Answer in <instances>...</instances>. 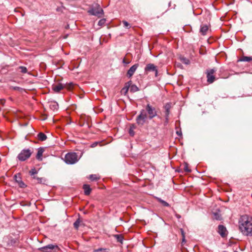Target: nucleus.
Wrapping results in <instances>:
<instances>
[{
	"instance_id": "12",
	"label": "nucleus",
	"mask_w": 252,
	"mask_h": 252,
	"mask_svg": "<svg viewBox=\"0 0 252 252\" xmlns=\"http://www.w3.org/2000/svg\"><path fill=\"white\" fill-rule=\"evenodd\" d=\"M65 88L64 84L59 83L52 86V89L55 93H59L62 90Z\"/></svg>"
},
{
	"instance_id": "34",
	"label": "nucleus",
	"mask_w": 252,
	"mask_h": 252,
	"mask_svg": "<svg viewBox=\"0 0 252 252\" xmlns=\"http://www.w3.org/2000/svg\"><path fill=\"white\" fill-rule=\"evenodd\" d=\"M215 218L217 220H220L221 219V216L217 213H214Z\"/></svg>"
},
{
	"instance_id": "29",
	"label": "nucleus",
	"mask_w": 252,
	"mask_h": 252,
	"mask_svg": "<svg viewBox=\"0 0 252 252\" xmlns=\"http://www.w3.org/2000/svg\"><path fill=\"white\" fill-rule=\"evenodd\" d=\"M117 240L118 242H120L121 243H123V237L121 235H115Z\"/></svg>"
},
{
	"instance_id": "41",
	"label": "nucleus",
	"mask_w": 252,
	"mask_h": 252,
	"mask_svg": "<svg viewBox=\"0 0 252 252\" xmlns=\"http://www.w3.org/2000/svg\"><path fill=\"white\" fill-rule=\"evenodd\" d=\"M176 133H177L178 135H181V131H177Z\"/></svg>"
},
{
	"instance_id": "47",
	"label": "nucleus",
	"mask_w": 252,
	"mask_h": 252,
	"mask_svg": "<svg viewBox=\"0 0 252 252\" xmlns=\"http://www.w3.org/2000/svg\"><path fill=\"white\" fill-rule=\"evenodd\" d=\"M234 252H237V251H234Z\"/></svg>"
},
{
	"instance_id": "33",
	"label": "nucleus",
	"mask_w": 252,
	"mask_h": 252,
	"mask_svg": "<svg viewBox=\"0 0 252 252\" xmlns=\"http://www.w3.org/2000/svg\"><path fill=\"white\" fill-rule=\"evenodd\" d=\"M106 249H103V248H100L98 249L94 250V252H106Z\"/></svg>"
},
{
	"instance_id": "14",
	"label": "nucleus",
	"mask_w": 252,
	"mask_h": 252,
	"mask_svg": "<svg viewBox=\"0 0 252 252\" xmlns=\"http://www.w3.org/2000/svg\"><path fill=\"white\" fill-rule=\"evenodd\" d=\"M44 151V149L43 148H39L38 149L37 153L36 156V159L39 160H41L42 159V157Z\"/></svg>"
},
{
	"instance_id": "37",
	"label": "nucleus",
	"mask_w": 252,
	"mask_h": 252,
	"mask_svg": "<svg viewBox=\"0 0 252 252\" xmlns=\"http://www.w3.org/2000/svg\"><path fill=\"white\" fill-rule=\"evenodd\" d=\"M123 63L124 64H128L130 63V61H126V59L124 58L123 60Z\"/></svg>"
},
{
	"instance_id": "1",
	"label": "nucleus",
	"mask_w": 252,
	"mask_h": 252,
	"mask_svg": "<svg viewBox=\"0 0 252 252\" xmlns=\"http://www.w3.org/2000/svg\"><path fill=\"white\" fill-rule=\"evenodd\" d=\"M157 115L156 108L150 104H148L145 109L141 110L139 115L137 117L136 121L139 126H143L146 122L147 118L152 119Z\"/></svg>"
},
{
	"instance_id": "27",
	"label": "nucleus",
	"mask_w": 252,
	"mask_h": 252,
	"mask_svg": "<svg viewBox=\"0 0 252 252\" xmlns=\"http://www.w3.org/2000/svg\"><path fill=\"white\" fill-rule=\"evenodd\" d=\"M183 169H184V170L185 172H191V170L189 169V165L187 163H184L183 164Z\"/></svg>"
},
{
	"instance_id": "4",
	"label": "nucleus",
	"mask_w": 252,
	"mask_h": 252,
	"mask_svg": "<svg viewBox=\"0 0 252 252\" xmlns=\"http://www.w3.org/2000/svg\"><path fill=\"white\" fill-rule=\"evenodd\" d=\"M33 152L32 148L24 149L18 154L17 158L20 161H24L30 158Z\"/></svg>"
},
{
	"instance_id": "26",
	"label": "nucleus",
	"mask_w": 252,
	"mask_h": 252,
	"mask_svg": "<svg viewBox=\"0 0 252 252\" xmlns=\"http://www.w3.org/2000/svg\"><path fill=\"white\" fill-rule=\"evenodd\" d=\"M157 200L160 202L163 206H165V207H169V204L166 202V201L162 200L161 198H157Z\"/></svg>"
},
{
	"instance_id": "31",
	"label": "nucleus",
	"mask_w": 252,
	"mask_h": 252,
	"mask_svg": "<svg viewBox=\"0 0 252 252\" xmlns=\"http://www.w3.org/2000/svg\"><path fill=\"white\" fill-rule=\"evenodd\" d=\"M65 88L66 89L70 90L73 88V84L72 83H66L64 84Z\"/></svg>"
},
{
	"instance_id": "5",
	"label": "nucleus",
	"mask_w": 252,
	"mask_h": 252,
	"mask_svg": "<svg viewBox=\"0 0 252 252\" xmlns=\"http://www.w3.org/2000/svg\"><path fill=\"white\" fill-rule=\"evenodd\" d=\"M88 12L90 14L97 16L98 18L101 17L103 14V9L97 4H96L95 6L90 9L88 11Z\"/></svg>"
},
{
	"instance_id": "3",
	"label": "nucleus",
	"mask_w": 252,
	"mask_h": 252,
	"mask_svg": "<svg viewBox=\"0 0 252 252\" xmlns=\"http://www.w3.org/2000/svg\"><path fill=\"white\" fill-rule=\"evenodd\" d=\"M80 158V157L75 152H69L65 154L63 160L68 164L76 163Z\"/></svg>"
},
{
	"instance_id": "19",
	"label": "nucleus",
	"mask_w": 252,
	"mask_h": 252,
	"mask_svg": "<svg viewBox=\"0 0 252 252\" xmlns=\"http://www.w3.org/2000/svg\"><path fill=\"white\" fill-rule=\"evenodd\" d=\"M136 128V126L134 124H131L129 129L128 133L131 136H133L135 134L134 130Z\"/></svg>"
},
{
	"instance_id": "30",
	"label": "nucleus",
	"mask_w": 252,
	"mask_h": 252,
	"mask_svg": "<svg viewBox=\"0 0 252 252\" xmlns=\"http://www.w3.org/2000/svg\"><path fill=\"white\" fill-rule=\"evenodd\" d=\"M19 69H20V71L22 73H26L27 72V69L26 67L23 66H20L19 67Z\"/></svg>"
},
{
	"instance_id": "13",
	"label": "nucleus",
	"mask_w": 252,
	"mask_h": 252,
	"mask_svg": "<svg viewBox=\"0 0 252 252\" xmlns=\"http://www.w3.org/2000/svg\"><path fill=\"white\" fill-rule=\"evenodd\" d=\"M20 174H15L14 176V179L15 181L19 184V185L21 188H24L25 186V184L22 181L21 177H20Z\"/></svg>"
},
{
	"instance_id": "45",
	"label": "nucleus",
	"mask_w": 252,
	"mask_h": 252,
	"mask_svg": "<svg viewBox=\"0 0 252 252\" xmlns=\"http://www.w3.org/2000/svg\"><path fill=\"white\" fill-rule=\"evenodd\" d=\"M177 217L178 218H180V215H177Z\"/></svg>"
},
{
	"instance_id": "42",
	"label": "nucleus",
	"mask_w": 252,
	"mask_h": 252,
	"mask_svg": "<svg viewBox=\"0 0 252 252\" xmlns=\"http://www.w3.org/2000/svg\"><path fill=\"white\" fill-rule=\"evenodd\" d=\"M181 232H182V236L183 237V235H185L184 231L183 230V229H181Z\"/></svg>"
},
{
	"instance_id": "18",
	"label": "nucleus",
	"mask_w": 252,
	"mask_h": 252,
	"mask_svg": "<svg viewBox=\"0 0 252 252\" xmlns=\"http://www.w3.org/2000/svg\"><path fill=\"white\" fill-rule=\"evenodd\" d=\"M50 108L53 111H57L58 109L59 105L56 102H51L49 105Z\"/></svg>"
},
{
	"instance_id": "36",
	"label": "nucleus",
	"mask_w": 252,
	"mask_h": 252,
	"mask_svg": "<svg viewBox=\"0 0 252 252\" xmlns=\"http://www.w3.org/2000/svg\"><path fill=\"white\" fill-rule=\"evenodd\" d=\"M105 19H101L99 21L98 23V25H100V26H101L103 24H104L105 22Z\"/></svg>"
},
{
	"instance_id": "38",
	"label": "nucleus",
	"mask_w": 252,
	"mask_h": 252,
	"mask_svg": "<svg viewBox=\"0 0 252 252\" xmlns=\"http://www.w3.org/2000/svg\"><path fill=\"white\" fill-rule=\"evenodd\" d=\"M29 173H32V174L36 173V171L35 169H32L30 171Z\"/></svg>"
},
{
	"instance_id": "16",
	"label": "nucleus",
	"mask_w": 252,
	"mask_h": 252,
	"mask_svg": "<svg viewBox=\"0 0 252 252\" xmlns=\"http://www.w3.org/2000/svg\"><path fill=\"white\" fill-rule=\"evenodd\" d=\"M83 189L84 190L85 194L88 195L90 194L92 189L90 188V186L87 184L83 185Z\"/></svg>"
},
{
	"instance_id": "15",
	"label": "nucleus",
	"mask_w": 252,
	"mask_h": 252,
	"mask_svg": "<svg viewBox=\"0 0 252 252\" xmlns=\"http://www.w3.org/2000/svg\"><path fill=\"white\" fill-rule=\"evenodd\" d=\"M87 178L92 182H95L100 179V177L98 174H91Z\"/></svg>"
},
{
	"instance_id": "21",
	"label": "nucleus",
	"mask_w": 252,
	"mask_h": 252,
	"mask_svg": "<svg viewBox=\"0 0 252 252\" xmlns=\"http://www.w3.org/2000/svg\"><path fill=\"white\" fill-rule=\"evenodd\" d=\"M38 139L41 141H45L47 139V136L42 132H40L37 134Z\"/></svg>"
},
{
	"instance_id": "44",
	"label": "nucleus",
	"mask_w": 252,
	"mask_h": 252,
	"mask_svg": "<svg viewBox=\"0 0 252 252\" xmlns=\"http://www.w3.org/2000/svg\"><path fill=\"white\" fill-rule=\"evenodd\" d=\"M3 102V100H0V103H2Z\"/></svg>"
},
{
	"instance_id": "46",
	"label": "nucleus",
	"mask_w": 252,
	"mask_h": 252,
	"mask_svg": "<svg viewBox=\"0 0 252 252\" xmlns=\"http://www.w3.org/2000/svg\"><path fill=\"white\" fill-rule=\"evenodd\" d=\"M199 173H202L203 172H198Z\"/></svg>"
},
{
	"instance_id": "8",
	"label": "nucleus",
	"mask_w": 252,
	"mask_h": 252,
	"mask_svg": "<svg viewBox=\"0 0 252 252\" xmlns=\"http://www.w3.org/2000/svg\"><path fill=\"white\" fill-rule=\"evenodd\" d=\"M150 71H155L156 76L158 74V69L157 66L153 63H149L147 64L145 68V72H148Z\"/></svg>"
},
{
	"instance_id": "35",
	"label": "nucleus",
	"mask_w": 252,
	"mask_h": 252,
	"mask_svg": "<svg viewBox=\"0 0 252 252\" xmlns=\"http://www.w3.org/2000/svg\"><path fill=\"white\" fill-rule=\"evenodd\" d=\"M11 88L14 90L18 91H22L23 90V89L22 88H20V87H17V86L11 87Z\"/></svg>"
},
{
	"instance_id": "40",
	"label": "nucleus",
	"mask_w": 252,
	"mask_h": 252,
	"mask_svg": "<svg viewBox=\"0 0 252 252\" xmlns=\"http://www.w3.org/2000/svg\"><path fill=\"white\" fill-rule=\"evenodd\" d=\"M97 144V143L95 142V143H93L92 145V147H95Z\"/></svg>"
},
{
	"instance_id": "2",
	"label": "nucleus",
	"mask_w": 252,
	"mask_h": 252,
	"mask_svg": "<svg viewBox=\"0 0 252 252\" xmlns=\"http://www.w3.org/2000/svg\"><path fill=\"white\" fill-rule=\"evenodd\" d=\"M240 231L245 236L252 237V217L242 216L239 220Z\"/></svg>"
},
{
	"instance_id": "17",
	"label": "nucleus",
	"mask_w": 252,
	"mask_h": 252,
	"mask_svg": "<svg viewBox=\"0 0 252 252\" xmlns=\"http://www.w3.org/2000/svg\"><path fill=\"white\" fill-rule=\"evenodd\" d=\"M130 84L131 81L128 82L126 84L125 86L121 90L122 94H126L127 93L130 86Z\"/></svg>"
},
{
	"instance_id": "32",
	"label": "nucleus",
	"mask_w": 252,
	"mask_h": 252,
	"mask_svg": "<svg viewBox=\"0 0 252 252\" xmlns=\"http://www.w3.org/2000/svg\"><path fill=\"white\" fill-rule=\"evenodd\" d=\"M123 23L125 28L129 29L130 27L129 24L126 21H123Z\"/></svg>"
},
{
	"instance_id": "39",
	"label": "nucleus",
	"mask_w": 252,
	"mask_h": 252,
	"mask_svg": "<svg viewBox=\"0 0 252 252\" xmlns=\"http://www.w3.org/2000/svg\"><path fill=\"white\" fill-rule=\"evenodd\" d=\"M165 123L167 124L168 122V117H169V116H166V115H165Z\"/></svg>"
},
{
	"instance_id": "22",
	"label": "nucleus",
	"mask_w": 252,
	"mask_h": 252,
	"mask_svg": "<svg viewBox=\"0 0 252 252\" xmlns=\"http://www.w3.org/2000/svg\"><path fill=\"white\" fill-rule=\"evenodd\" d=\"M170 108L171 106L170 103H166L164 106V108L165 109V114L166 116H169V115Z\"/></svg>"
},
{
	"instance_id": "25",
	"label": "nucleus",
	"mask_w": 252,
	"mask_h": 252,
	"mask_svg": "<svg viewBox=\"0 0 252 252\" xmlns=\"http://www.w3.org/2000/svg\"><path fill=\"white\" fill-rule=\"evenodd\" d=\"M130 91L134 93L139 91V88L135 85H132L129 87Z\"/></svg>"
},
{
	"instance_id": "43",
	"label": "nucleus",
	"mask_w": 252,
	"mask_h": 252,
	"mask_svg": "<svg viewBox=\"0 0 252 252\" xmlns=\"http://www.w3.org/2000/svg\"><path fill=\"white\" fill-rule=\"evenodd\" d=\"M185 240V235H183V241H184Z\"/></svg>"
},
{
	"instance_id": "28",
	"label": "nucleus",
	"mask_w": 252,
	"mask_h": 252,
	"mask_svg": "<svg viewBox=\"0 0 252 252\" xmlns=\"http://www.w3.org/2000/svg\"><path fill=\"white\" fill-rule=\"evenodd\" d=\"M81 222V220H80V219H77L75 222H74V223H73V225H74V228L76 229H78V227L80 225V224Z\"/></svg>"
},
{
	"instance_id": "9",
	"label": "nucleus",
	"mask_w": 252,
	"mask_h": 252,
	"mask_svg": "<svg viewBox=\"0 0 252 252\" xmlns=\"http://www.w3.org/2000/svg\"><path fill=\"white\" fill-rule=\"evenodd\" d=\"M138 64L136 63L133 65L127 71V76L128 78L131 77L138 67Z\"/></svg>"
},
{
	"instance_id": "11",
	"label": "nucleus",
	"mask_w": 252,
	"mask_h": 252,
	"mask_svg": "<svg viewBox=\"0 0 252 252\" xmlns=\"http://www.w3.org/2000/svg\"><path fill=\"white\" fill-rule=\"evenodd\" d=\"M31 178L34 180L35 182L37 183L45 184L46 181L45 178L38 177L37 174H31Z\"/></svg>"
},
{
	"instance_id": "20",
	"label": "nucleus",
	"mask_w": 252,
	"mask_h": 252,
	"mask_svg": "<svg viewBox=\"0 0 252 252\" xmlns=\"http://www.w3.org/2000/svg\"><path fill=\"white\" fill-rule=\"evenodd\" d=\"M208 30V27L207 25H203L201 27L200 32L203 35H205Z\"/></svg>"
},
{
	"instance_id": "6",
	"label": "nucleus",
	"mask_w": 252,
	"mask_h": 252,
	"mask_svg": "<svg viewBox=\"0 0 252 252\" xmlns=\"http://www.w3.org/2000/svg\"><path fill=\"white\" fill-rule=\"evenodd\" d=\"M38 251L41 252H58L60 250L59 247L56 245L49 244L46 246L38 248Z\"/></svg>"
},
{
	"instance_id": "23",
	"label": "nucleus",
	"mask_w": 252,
	"mask_h": 252,
	"mask_svg": "<svg viewBox=\"0 0 252 252\" xmlns=\"http://www.w3.org/2000/svg\"><path fill=\"white\" fill-rule=\"evenodd\" d=\"M180 60L181 61V62L182 63H183L185 64H189L190 63V61L188 59H187L183 56H181L180 57Z\"/></svg>"
},
{
	"instance_id": "7",
	"label": "nucleus",
	"mask_w": 252,
	"mask_h": 252,
	"mask_svg": "<svg viewBox=\"0 0 252 252\" xmlns=\"http://www.w3.org/2000/svg\"><path fill=\"white\" fill-rule=\"evenodd\" d=\"M215 69H211L207 71V82L209 83H212L215 79L214 73L216 72Z\"/></svg>"
},
{
	"instance_id": "24",
	"label": "nucleus",
	"mask_w": 252,
	"mask_h": 252,
	"mask_svg": "<svg viewBox=\"0 0 252 252\" xmlns=\"http://www.w3.org/2000/svg\"><path fill=\"white\" fill-rule=\"evenodd\" d=\"M239 61L249 62L252 61V57L243 56L239 60Z\"/></svg>"
},
{
	"instance_id": "10",
	"label": "nucleus",
	"mask_w": 252,
	"mask_h": 252,
	"mask_svg": "<svg viewBox=\"0 0 252 252\" xmlns=\"http://www.w3.org/2000/svg\"><path fill=\"white\" fill-rule=\"evenodd\" d=\"M218 232L222 237H225L227 235L226 229L222 225H219L218 226Z\"/></svg>"
}]
</instances>
